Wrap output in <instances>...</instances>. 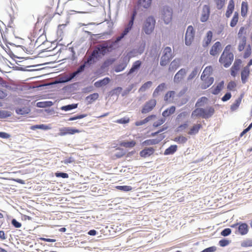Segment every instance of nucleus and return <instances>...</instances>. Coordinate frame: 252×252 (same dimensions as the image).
<instances>
[{
  "mask_svg": "<svg viewBox=\"0 0 252 252\" xmlns=\"http://www.w3.org/2000/svg\"><path fill=\"white\" fill-rule=\"evenodd\" d=\"M124 38V37L120 34L119 36H117L114 41H112L111 40L104 41L105 45L107 46L108 52H111L113 50L119 48V43Z\"/></svg>",
  "mask_w": 252,
  "mask_h": 252,
  "instance_id": "6",
  "label": "nucleus"
},
{
  "mask_svg": "<svg viewBox=\"0 0 252 252\" xmlns=\"http://www.w3.org/2000/svg\"><path fill=\"white\" fill-rule=\"evenodd\" d=\"M152 0H138V5L145 9L148 8L151 4Z\"/></svg>",
  "mask_w": 252,
  "mask_h": 252,
  "instance_id": "33",
  "label": "nucleus"
},
{
  "mask_svg": "<svg viewBox=\"0 0 252 252\" xmlns=\"http://www.w3.org/2000/svg\"><path fill=\"white\" fill-rule=\"evenodd\" d=\"M208 98L205 96H202L199 98L195 103V107H201L204 105V102L205 101H207Z\"/></svg>",
  "mask_w": 252,
  "mask_h": 252,
  "instance_id": "45",
  "label": "nucleus"
},
{
  "mask_svg": "<svg viewBox=\"0 0 252 252\" xmlns=\"http://www.w3.org/2000/svg\"><path fill=\"white\" fill-rule=\"evenodd\" d=\"M110 81V79L107 77L97 81L94 83V85L96 88H100L103 86L107 85Z\"/></svg>",
  "mask_w": 252,
  "mask_h": 252,
  "instance_id": "23",
  "label": "nucleus"
},
{
  "mask_svg": "<svg viewBox=\"0 0 252 252\" xmlns=\"http://www.w3.org/2000/svg\"><path fill=\"white\" fill-rule=\"evenodd\" d=\"M175 94V92L174 91H168L164 96V100L165 101H168L169 99L173 97Z\"/></svg>",
  "mask_w": 252,
  "mask_h": 252,
  "instance_id": "50",
  "label": "nucleus"
},
{
  "mask_svg": "<svg viewBox=\"0 0 252 252\" xmlns=\"http://www.w3.org/2000/svg\"><path fill=\"white\" fill-rule=\"evenodd\" d=\"M195 35V31L192 26L187 28L185 36V43L187 46H189L192 42Z\"/></svg>",
  "mask_w": 252,
  "mask_h": 252,
  "instance_id": "9",
  "label": "nucleus"
},
{
  "mask_svg": "<svg viewBox=\"0 0 252 252\" xmlns=\"http://www.w3.org/2000/svg\"><path fill=\"white\" fill-rule=\"evenodd\" d=\"M217 7L218 9H221L224 5L225 0H215Z\"/></svg>",
  "mask_w": 252,
  "mask_h": 252,
  "instance_id": "59",
  "label": "nucleus"
},
{
  "mask_svg": "<svg viewBox=\"0 0 252 252\" xmlns=\"http://www.w3.org/2000/svg\"><path fill=\"white\" fill-rule=\"evenodd\" d=\"M156 103L157 101L154 99H152L147 101L141 110V113L142 114H146L151 111L156 106Z\"/></svg>",
  "mask_w": 252,
  "mask_h": 252,
  "instance_id": "11",
  "label": "nucleus"
},
{
  "mask_svg": "<svg viewBox=\"0 0 252 252\" xmlns=\"http://www.w3.org/2000/svg\"><path fill=\"white\" fill-rule=\"evenodd\" d=\"M120 146L126 148H132L136 145V142L134 140L127 142H122L120 143Z\"/></svg>",
  "mask_w": 252,
  "mask_h": 252,
  "instance_id": "38",
  "label": "nucleus"
},
{
  "mask_svg": "<svg viewBox=\"0 0 252 252\" xmlns=\"http://www.w3.org/2000/svg\"><path fill=\"white\" fill-rule=\"evenodd\" d=\"M117 150H119L118 152H116L115 154V156L117 158H121L123 157L124 155H125V154H126V151L123 148H118Z\"/></svg>",
  "mask_w": 252,
  "mask_h": 252,
  "instance_id": "44",
  "label": "nucleus"
},
{
  "mask_svg": "<svg viewBox=\"0 0 252 252\" xmlns=\"http://www.w3.org/2000/svg\"><path fill=\"white\" fill-rule=\"evenodd\" d=\"M187 73V70L185 68H181L175 74L174 77V82L176 83H179Z\"/></svg>",
  "mask_w": 252,
  "mask_h": 252,
  "instance_id": "16",
  "label": "nucleus"
},
{
  "mask_svg": "<svg viewBox=\"0 0 252 252\" xmlns=\"http://www.w3.org/2000/svg\"><path fill=\"white\" fill-rule=\"evenodd\" d=\"M248 5L247 2L243 1L241 4V15L243 17L246 16L247 13Z\"/></svg>",
  "mask_w": 252,
  "mask_h": 252,
  "instance_id": "37",
  "label": "nucleus"
},
{
  "mask_svg": "<svg viewBox=\"0 0 252 252\" xmlns=\"http://www.w3.org/2000/svg\"><path fill=\"white\" fill-rule=\"evenodd\" d=\"M214 81V78L213 77H207L205 80L203 81L209 87L213 83Z\"/></svg>",
  "mask_w": 252,
  "mask_h": 252,
  "instance_id": "58",
  "label": "nucleus"
},
{
  "mask_svg": "<svg viewBox=\"0 0 252 252\" xmlns=\"http://www.w3.org/2000/svg\"><path fill=\"white\" fill-rule=\"evenodd\" d=\"M199 70V68L197 66H196L194 68L193 70L190 73V74L188 76L187 80L188 81L192 80L194 78L196 75L197 74Z\"/></svg>",
  "mask_w": 252,
  "mask_h": 252,
  "instance_id": "40",
  "label": "nucleus"
},
{
  "mask_svg": "<svg viewBox=\"0 0 252 252\" xmlns=\"http://www.w3.org/2000/svg\"><path fill=\"white\" fill-rule=\"evenodd\" d=\"M53 105V102L51 101L38 102L36 103V106L39 108H46L48 107H50Z\"/></svg>",
  "mask_w": 252,
  "mask_h": 252,
  "instance_id": "35",
  "label": "nucleus"
},
{
  "mask_svg": "<svg viewBox=\"0 0 252 252\" xmlns=\"http://www.w3.org/2000/svg\"><path fill=\"white\" fill-rule=\"evenodd\" d=\"M233 59L234 55L233 53H228L227 55L225 54V56L222 57V60L220 63L223 64L224 67L227 68L231 64V63L233 61Z\"/></svg>",
  "mask_w": 252,
  "mask_h": 252,
  "instance_id": "13",
  "label": "nucleus"
},
{
  "mask_svg": "<svg viewBox=\"0 0 252 252\" xmlns=\"http://www.w3.org/2000/svg\"><path fill=\"white\" fill-rule=\"evenodd\" d=\"M12 113L10 111L0 110V119H5L11 116Z\"/></svg>",
  "mask_w": 252,
  "mask_h": 252,
  "instance_id": "43",
  "label": "nucleus"
},
{
  "mask_svg": "<svg viewBox=\"0 0 252 252\" xmlns=\"http://www.w3.org/2000/svg\"><path fill=\"white\" fill-rule=\"evenodd\" d=\"M236 87V84L234 81H230L227 85V89L232 91Z\"/></svg>",
  "mask_w": 252,
  "mask_h": 252,
  "instance_id": "60",
  "label": "nucleus"
},
{
  "mask_svg": "<svg viewBox=\"0 0 252 252\" xmlns=\"http://www.w3.org/2000/svg\"><path fill=\"white\" fill-rule=\"evenodd\" d=\"M137 12L136 9H133L131 15L130 16V19L128 21V24L125 27L124 30L121 33V35L124 37L129 32V31L132 29L135 18L136 16L137 15Z\"/></svg>",
  "mask_w": 252,
  "mask_h": 252,
  "instance_id": "8",
  "label": "nucleus"
},
{
  "mask_svg": "<svg viewBox=\"0 0 252 252\" xmlns=\"http://www.w3.org/2000/svg\"><path fill=\"white\" fill-rule=\"evenodd\" d=\"M243 96V94H241L240 96L235 100V102L231 105L230 110L232 111H236L239 107Z\"/></svg>",
  "mask_w": 252,
  "mask_h": 252,
  "instance_id": "24",
  "label": "nucleus"
},
{
  "mask_svg": "<svg viewBox=\"0 0 252 252\" xmlns=\"http://www.w3.org/2000/svg\"><path fill=\"white\" fill-rule=\"evenodd\" d=\"M251 54V45L249 44L246 50H245V52L244 54V58L247 59L248 58Z\"/></svg>",
  "mask_w": 252,
  "mask_h": 252,
  "instance_id": "62",
  "label": "nucleus"
},
{
  "mask_svg": "<svg viewBox=\"0 0 252 252\" xmlns=\"http://www.w3.org/2000/svg\"><path fill=\"white\" fill-rule=\"evenodd\" d=\"M80 132V131L78 129L70 127H64L60 129L59 135L60 136H64L67 134L72 135Z\"/></svg>",
  "mask_w": 252,
  "mask_h": 252,
  "instance_id": "12",
  "label": "nucleus"
},
{
  "mask_svg": "<svg viewBox=\"0 0 252 252\" xmlns=\"http://www.w3.org/2000/svg\"><path fill=\"white\" fill-rule=\"evenodd\" d=\"M237 230L241 235H246L249 231L248 225L246 223L240 222V225L237 227Z\"/></svg>",
  "mask_w": 252,
  "mask_h": 252,
  "instance_id": "18",
  "label": "nucleus"
},
{
  "mask_svg": "<svg viewBox=\"0 0 252 252\" xmlns=\"http://www.w3.org/2000/svg\"><path fill=\"white\" fill-rule=\"evenodd\" d=\"M116 188L119 190L125 192L129 191L132 189V188L130 186H117Z\"/></svg>",
  "mask_w": 252,
  "mask_h": 252,
  "instance_id": "49",
  "label": "nucleus"
},
{
  "mask_svg": "<svg viewBox=\"0 0 252 252\" xmlns=\"http://www.w3.org/2000/svg\"><path fill=\"white\" fill-rule=\"evenodd\" d=\"M128 61L126 57H125L123 59V62L115 65L114 67V71L116 72H120L124 70L128 64Z\"/></svg>",
  "mask_w": 252,
  "mask_h": 252,
  "instance_id": "15",
  "label": "nucleus"
},
{
  "mask_svg": "<svg viewBox=\"0 0 252 252\" xmlns=\"http://www.w3.org/2000/svg\"><path fill=\"white\" fill-rule=\"evenodd\" d=\"M202 127L201 124H196L192 126V127L190 129L189 131L188 132V134L189 135H195L197 134L199 129Z\"/></svg>",
  "mask_w": 252,
  "mask_h": 252,
  "instance_id": "32",
  "label": "nucleus"
},
{
  "mask_svg": "<svg viewBox=\"0 0 252 252\" xmlns=\"http://www.w3.org/2000/svg\"><path fill=\"white\" fill-rule=\"evenodd\" d=\"M7 44H9L11 46H13L15 47H18V48H21L22 49V50L24 51V52H27L28 50H27V49L22 46V45H15V44L12 43V42H6V47H3V48L4 49V50L6 52V53L9 55V56L13 60H14L15 58H17V59H23V58L22 57H18L16 55H15L13 52V51L11 50V49L9 48V47H8L7 46Z\"/></svg>",
  "mask_w": 252,
  "mask_h": 252,
  "instance_id": "10",
  "label": "nucleus"
},
{
  "mask_svg": "<svg viewBox=\"0 0 252 252\" xmlns=\"http://www.w3.org/2000/svg\"><path fill=\"white\" fill-rule=\"evenodd\" d=\"M49 128V126L47 125L44 124L41 125H35L32 126L31 127V129L32 130H35L36 129H40L43 130H47Z\"/></svg>",
  "mask_w": 252,
  "mask_h": 252,
  "instance_id": "41",
  "label": "nucleus"
},
{
  "mask_svg": "<svg viewBox=\"0 0 252 252\" xmlns=\"http://www.w3.org/2000/svg\"><path fill=\"white\" fill-rule=\"evenodd\" d=\"M213 36V32L211 31H209L207 33L206 37L203 39L202 46L204 48L207 47L211 43Z\"/></svg>",
  "mask_w": 252,
  "mask_h": 252,
  "instance_id": "21",
  "label": "nucleus"
},
{
  "mask_svg": "<svg viewBox=\"0 0 252 252\" xmlns=\"http://www.w3.org/2000/svg\"><path fill=\"white\" fill-rule=\"evenodd\" d=\"M142 62L140 60H138L134 62L132 65L131 68L129 69L127 73V75L133 73L136 71L138 70L141 67Z\"/></svg>",
  "mask_w": 252,
  "mask_h": 252,
  "instance_id": "20",
  "label": "nucleus"
},
{
  "mask_svg": "<svg viewBox=\"0 0 252 252\" xmlns=\"http://www.w3.org/2000/svg\"><path fill=\"white\" fill-rule=\"evenodd\" d=\"M55 176L56 177L62 178L63 179L68 178L69 177L67 173L59 171L55 173Z\"/></svg>",
  "mask_w": 252,
  "mask_h": 252,
  "instance_id": "55",
  "label": "nucleus"
},
{
  "mask_svg": "<svg viewBox=\"0 0 252 252\" xmlns=\"http://www.w3.org/2000/svg\"><path fill=\"white\" fill-rule=\"evenodd\" d=\"M252 127V122L250 124V125L245 129H244L242 132L240 133L239 135V137L238 139H240V137H242L244 134H245L247 132L250 130V129Z\"/></svg>",
  "mask_w": 252,
  "mask_h": 252,
  "instance_id": "63",
  "label": "nucleus"
},
{
  "mask_svg": "<svg viewBox=\"0 0 252 252\" xmlns=\"http://www.w3.org/2000/svg\"><path fill=\"white\" fill-rule=\"evenodd\" d=\"M232 96L230 92H227L222 97L221 100L225 102L229 100Z\"/></svg>",
  "mask_w": 252,
  "mask_h": 252,
  "instance_id": "64",
  "label": "nucleus"
},
{
  "mask_svg": "<svg viewBox=\"0 0 252 252\" xmlns=\"http://www.w3.org/2000/svg\"><path fill=\"white\" fill-rule=\"evenodd\" d=\"M155 151L153 147L145 148L140 152L139 155L141 157L146 158L153 155Z\"/></svg>",
  "mask_w": 252,
  "mask_h": 252,
  "instance_id": "17",
  "label": "nucleus"
},
{
  "mask_svg": "<svg viewBox=\"0 0 252 252\" xmlns=\"http://www.w3.org/2000/svg\"><path fill=\"white\" fill-rule=\"evenodd\" d=\"M122 90H123V89L121 87H116V88H114V89L112 90L109 92V95L111 96H113L114 95H116L118 96L120 94L121 91H122Z\"/></svg>",
  "mask_w": 252,
  "mask_h": 252,
  "instance_id": "42",
  "label": "nucleus"
},
{
  "mask_svg": "<svg viewBox=\"0 0 252 252\" xmlns=\"http://www.w3.org/2000/svg\"><path fill=\"white\" fill-rule=\"evenodd\" d=\"M231 233V229L229 228H224L220 233L221 235L223 236H227Z\"/></svg>",
  "mask_w": 252,
  "mask_h": 252,
  "instance_id": "61",
  "label": "nucleus"
},
{
  "mask_svg": "<svg viewBox=\"0 0 252 252\" xmlns=\"http://www.w3.org/2000/svg\"><path fill=\"white\" fill-rule=\"evenodd\" d=\"M250 72V69H248V67H244L241 72V81L243 84L247 82Z\"/></svg>",
  "mask_w": 252,
  "mask_h": 252,
  "instance_id": "19",
  "label": "nucleus"
},
{
  "mask_svg": "<svg viewBox=\"0 0 252 252\" xmlns=\"http://www.w3.org/2000/svg\"><path fill=\"white\" fill-rule=\"evenodd\" d=\"M159 143V140L157 139H147L143 141L141 145L142 146L156 145Z\"/></svg>",
  "mask_w": 252,
  "mask_h": 252,
  "instance_id": "34",
  "label": "nucleus"
},
{
  "mask_svg": "<svg viewBox=\"0 0 252 252\" xmlns=\"http://www.w3.org/2000/svg\"><path fill=\"white\" fill-rule=\"evenodd\" d=\"M98 59L97 57H95V55L94 54V53L92 52L91 55H90L87 58V60L84 62V63H85L87 66H90L93 63L95 62V60Z\"/></svg>",
  "mask_w": 252,
  "mask_h": 252,
  "instance_id": "29",
  "label": "nucleus"
},
{
  "mask_svg": "<svg viewBox=\"0 0 252 252\" xmlns=\"http://www.w3.org/2000/svg\"><path fill=\"white\" fill-rule=\"evenodd\" d=\"M177 150V146L176 145H172L167 148L164 152V155H170L174 154Z\"/></svg>",
  "mask_w": 252,
  "mask_h": 252,
  "instance_id": "31",
  "label": "nucleus"
},
{
  "mask_svg": "<svg viewBox=\"0 0 252 252\" xmlns=\"http://www.w3.org/2000/svg\"><path fill=\"white\" fill-rule=\"evenodd\" d=\"M165 122V118H161L159 119L158 121L154 123L153 126L155 127H157L161 125H162Z\"/></svg>",
  "mask_w": 252,
  "mask_h": 252,
  "instance_id": "57",
  "label": "nucleus"
},
{
  "mask_svg": "<svg viewBox=\"0 0 252 252\" xmlns=\"http://www.w3.org/2000/svg\"><path fill=\"white\" fill-rule=\"evenodd\" d=\"M215 112V108L212 106L207 109L197 108L192 112L191 117H201L206 120L212 117Z\"/></svg>",
  "mask_w": 252,
  "mask_h": 252,
  "instance_id": "1",
  "label": "nucleus"
},
{
  "mask_svg": "<svg viewBox=\"0 0 252 252\" xmlns=\"http://www.w3.org/2000/svg\"><path fill=\"white\" fill-rule=\"evenodd\" d=\"M220 46L221 44L220 42L217 41L215 42V44L212 46L210 51V55L213 56H216L218 53Z\"/></svg>",
  "mask_w": 252,
  "mask_h": 252,
  "instance_id": "22",
  "label": "nucleus"
},
{
  "mask_svg": "<svg viewBox=\"0 0 252 252\" xmlns=\"http://www.w3.org/2000/svg\"><path fill=\"white\" fill-rule=\"evenodd\" d=\"M86 67H87V65L83 63L77 68V69L75 71V72L78 75H79L80 74L82 73L84 71Z\"/></svg>",
  "mask_w": 252,
  "mask_h": 252,
  "instance_id": "53",
  "label": "nucleus"
},
{
  "mask_svg": "<svg viewBox=\"0 0 252 252\" xmlns=\"http://www.w3.org/2000/svg\"><path fill=\"white\" fill-rule=\"evenodd\" d=\"M242 247H248L252 246V239H247L243 241L241 244Z\"/></svg>",
  "mask_w": 252,
  "mask_h": 252,
  "instance_id": "54",
  "label": "nucleus"
},
{
  "mask_svg": "<svg viewBox=\"0 0 252 252\" xmlns=\"http://www.w3.org/2000/svg\"><path fill=\"white\" fill-rule=\"evenodd\" d=\"M153 83L151 81H149L143 84L142 86L139 88V92H145L147 89L150 88Z\"/></svg>",
  "mask_w": 252,
  "mask_h": 252,
  "instance_id": "39",
  "label": "nucleus"
},
{
  "mask_svg": "<svg viewBox=\"0 0 252 252\" xmlns=\"http://www.w3.org/2000/svg\"><path fill=\"white\" fill-rule=\"evenodd\" d=\"M135 84H132L128 86L122 93V96H126L129 92L132 90V89L134 87Z\"/></svg>",
  "mask_w": 252,
  "mask_h": 252,
  "instance_id": "47",
  "label": "nucleus"
},
{
  "mask_svg": "<svg viewBox=\"0 0 252 252\" xmlns=\"http://www.w3.org/2000/svg\"><path fill=\"white\" fill-rule=\"evenodd\" d=\"M137 54V51L135 49H132L129 51L127 54V56L128 57L127 58L128 62H129L130 58L136 56Z\"/></svg>",
  "mask_w": 252,
  "mask_h": 252,
  "instance_id": "51",
  "label": "nucleus"
},
{
  "mask_svg": "<svg viewBox=\"0 0 252 252\" xmlns=\"http://www.w3.org/2000/svg\"><path fill=\"white\" fill-rule=\"evenodd\" d=\"M99 95L97 93L90 94L86 97V100L87 101V104H92L94 101L98 98Z\"/></svg>",
  "mask_w": 252,
  "mask_h": 252,
  "instance_id": "30",
  "label": "nucleus"
},
{
  "mask_svg": "<svg viewBox=\"0 0 252 252\" xmlns=\"http://www.w3.org/2000/svg\"><path fill=\"white\" fill-rule=\"evenodd\" d=\"M137 12L136 9H133L131 15L130 16V19L128 21V24L125 27L124 30L121 33V35L124 37L129 32V31L132 29L135 18L136 16L137 15Z\"/></svg>",
  "mask_w": 252,
  "mask_h": 252,
  "instance_id": "7",
  "label": "nucleus"
},
{
  "mask_svg": "<svg viewBox=\"0 0 252 252\" xmlns=\"http://www.w3.org/2000/svg\"><path fill=\"white\" fill-rule=\"evenodd\" d=\"M175 141L178 142L179 144H184L186 143L188 140L187 138L183 136H180L175 137L174 140Z\"/></svg>",
  "mask_w": 252,
  "mask_h": 252,
  "instance_id": "48",
  "label": "nucleus"
},
{
  "mask_svg": "<svg viewBox=\"0 0 252 252\" xmlns=\"http://www.w3.org/2000/svg\"><path fill=\"white\" fill-rule=\"evenodd\" d=\"M210 13V9L209 6L208 5H204L203 6L202 12L200 17L201 22H206L209 18Z\"/></svg>",
  "mask_w": 252,
  "mask_h": 252,
  "instance_id": "14",
  "label": "nucleus"
},
{
  "mask_svg": "<svg viewBox=\"0 0 252 252\" xmlns=\"http://www.w3.org/2000/svg\"><path fill=\"white\" fill-rule=\"evenodd\" d=\"M160 13L161 19L163 20L164 23L166 25L169 24L172 20V8L168 5L163 6L161 9Z\"/></svg>",
  "mask_w": 252,
  "mask_h": 252,
  "instance_id": "2",
  "label": "nucleus"
},
{
  "mask_svg": "<svg viewBox=\"0 0 252 252\" xmlns=\"http://www.w3.org/2000/svg\"><path fill=\"white\" fill-rule=\"evenodd\" d=\"M165 83H162L159 84L154 90L153 94V96L154 97H156L157 96H158L159 93L164 90V89L165 88Z\"/></svg>",
  "mask_w": 252,
  "mask_h": 252,
  "instance_id": "28",
  "label": "nucleus"
},
{
  "mask_svg": "<svg viewBox=\"0 0 252 252\" xmlns=\"http://www.w3.org/2000/svg\"><path fill=\"white\" fill-rule=\"evenodd\" d=\"M78 107L77 103H72L71 104H68L66 105L63 106L61 107V110L68 111L77 108Z\"/></svg>",
  "mask_w": 252,
  "mask_h": 252,
  "instance_id": "36",
  "label": "nucleus"
},
{
  "mask_svg": "<svg viewBox=\"0 0 252 252\" xmlns=\"http://www.w3.org/2000/svg\"><path fill=\"white\" fill-rule=\"evenodd\" d=\"M179 66V60L175 59L171 63L168 68V70L169 72L174 71Z\"/></svg>",
  "mask_w": 252,
  "mask_h": 252,
  "instance_id": "27",
  "label": "nucleus"
},
{
  "mask_svg": "<svg viewBox=\"0 0 252 252\" xmlns=\"http://www.w3.org/2000/svg\"><path fill=\"white\" fill-rule=\"evenodd\" d=\"M156 20L152 16L148 17L145 20L143 30L146 34H150L155 29Z\"/></svg>",
  "mask_w": 252,
  "mask_h": 252,
  "instance_id": "4",
  "label": "nucleus"
},
{
  "mask_svg": "<svg viewBox=\"0 0 252 252\" xmlns=\"http://www.w3.org/2000/svg\"><path fill=\"white\" fill-rule=\"evenodd\" d=\"M31 112L30 109L28 107H23L22 108H16L15 112L18 115H25Z\"/></svg>",
  "mask_w": 252,
  "mask_h": 252,
  "instance_id": "25",
  "label": "nucleus"
},
{
  "mask_svg": "<svg viewBox=\"0 0 252 252\" xmlns=\"http://www.w3.org/2000/svg\"><path fill=\"white\" fill-rule=\"evenodd\" d=\"M188 126V122H186L185 123L180 125L179 126L177 127L176 128V131L177 132H181L186 128H187Z\"/></svg>",
  "mask_w": 252,
  "mask_h": 252,
  "instance_id": "56",
  "label": "nucleus"
},
{
  "mask_svg": "<svg viewBox=\"0 0 252 252\" xmlns=\"http://www.w3.org/2000/svg\"><path fill=\"white\" fill-rule=\"evenodd\" d=\"M107 46L104 41L97 45L93 52L94 54L97 57L98 59L101 58L102 56H104L107 53H108Z\"/></svg>",
  "mask_w": 252,
  "mask_h": 252,
  "instance_id": "5",
  "label": "nucleus"
},
{
  "mask_svg": "<svg viewBox=\"0 0 252 252\" xmlns=\"http://www.w3.org/2000/svg\"><path fill=\"white\" fill-rule=\"evenodd\" d=\"M224 81H221L218 84L217 86L212 91V94L214 95L218 94L224 87Z\"/></svg>",
  "mask_w": 252,
  "mask_h": 252,
  "instance_id": "26",
  "label": "nucleus"
},
{
  "mask_svg": "<svg viewBox=\"0 0 252 252\" xmlns=\"http://www.w3.org/2000/svg\"><path fill=\"white\" fill-rule=\"evenodd\" d=\"M231 45H227L225 48H224L223 52L222 54H221L220 57L219 59V62H221V61L222 60V57H224L225 55H227L228 53H230V50L231 49Z\"/></svg>",
  "mask_w": 252,
  "mask_h": 252,
  "instance_id": "46",
  "label": "nucleus"
},
{
  "mask_svg": "<svg viewBox=\"0 0 252 252\" xmlns=\"http://www.w3.org/2000/svg\"><path fill=\"white\" fill-rule=\"evenodd\" d=\"M242 63V61L240 59H236L233 63V69H235V70H239L240 69V65Z\"/></svg>",
  "mask_w": 252,
  "mask_h": 252,
  "instance_id": "52",
  "label": "nucleus"
},
{
  "mask_svg": "<svg viewBox=\"0 0 252 252\" xmlns=\"http://www.w3.org/2000/svg\"><path fill=\"white\" fill-rule=\"evenodd\" d=\"M174 55L170 47H166L163 51V54L160 58V65L162 66H166L173 58Z\"/></svg>",
  "mask_w": 252,
  "mask_h": 252,
  "instance_id": "3",
  "label": "nucleus"
}]
</instances>
